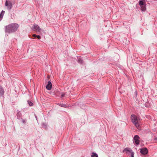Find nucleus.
<instances>
[{
	"mask_svg": "<svg viewBox=\"0 0 157 157\" xmlns=\"http://www.w3.org/2000/svg\"><path fill=\"white\" fill-rule=\"evenodd\" d=\"M36 37L39 39H40L41 38V37L39 35H37Z\"/></svg>",
	"mask_w": 157,
	"mask_h": 157,
	"instance_id": "obj_21",
	"label": "nucleus"
},
{
	"mask_svg": "<svg viewBox=\"0 0 157 157\" xmlns=\"http://www.w3.org/2000/svg\"><path fill=\"white\" fill-rule=\"evenodd\" d=\"M78 62L80 64H82L83 63V60L80 57L78 58Z\"/></svg>",
	"mask_w": 157,
	"mask_h": 157,
	"instance_id": "obj_14",
	"label": "nucleus"
},
{
	"mask_svg": "<svg viewBox=\"0 0 157 157\" xmlns=\"http://www.w3.org/2000/svg\"><path fill=\"white\" fill-rule=\"evenodd\" d=\"M64 95H65L64 94L62 93L61 94V97H64Z\"/></svg>",
	"mask_w": 157,
	"mask_h": 157,
	"instance_id": "obj_22",
	"label": "nucleus"
},
{
	"mask_svg": "<svg viewBox=\"0 0 157 157\" xmlns=\"http://www.w3.org/2000/svg\"><path fill=\"white\" fill-rule=\"evenodd\" d=\"M32 29L34 31L38 32H40L41 30L40 28L36 24H35L33 25Z\"/></svg>",
	"mask_w": 157,
	"mask_h": 157,
	"instance_id": "obj_5",
	"label": "nucleus"
},
{
	"mask_svg": "<svg viewBox=\"0 0 157 157\" xmlns=\"http://www.w3.org/2000/svg\"><path fill=\"white\" fill-rule=\"evenodd\" d=\"M58 105H59V106L62 107H67V105L65 104H64L62 103H58Z\"/></svg>",
	"mask_w": 157,
	"mask_h": 157,
	"instance_id": "obj_17",
	"label": "nucleus"
},
{
	"mask_svg": "<svg viewBox=\"0 0 157 157\" xmlns=\"http://www.w3.org/2000/svg\"><path fill=\"white\" fill-rule=\"evenodd\" d=\"M124 151H126L127 153H128V152H129L131 154L132 153V152H133L132 150L129 147H126L124 150H123V152H124Z\"/></svg>",
	"mask_w": 157,
	"mask_h": 157,
	"instance_id": "obj_11",
	"label": "nucleus"
},
{
	"mask_svg": "<svg viewBox=\"0 0 157 157\" xmlns=\"http://www.w3.org/2000/svg\"><path fill=\"white\" fill-rule=\"evenodd\" d=\"M146 5L143 6H140L141 10L142 11H144L146 10Z\"/></svg>",
	"mask_w": 157,
	"mask_h": 157,
	"instance_id": "obj_15",
	"label": "nucleus"
},
{
	"mask_svg": "<svg viewBox=\"0 0 157 157\" xmlns=\"http://www.w3.org/2000/svg\"><path fill=\"white\" fill-rule=\"evenodd\" d=\"M22 120V122L23 124H25L26 123V119H21Z\"/></svg>",
	"mask_w": 157,
	"mask_h": 157,
	"instance_id": "obj_19",
	"label": "nucleus"
},
{
	"mask_svg": "<svg viewBox=\"0 0 157 157\" xmlns=\"http://www.w3.org/2000/svg\"><path fill=\"white\" fill-rule=\"evenodd\" d=\"M16 116L17 117V118L19 120H21L22 119V114L21 113V112L19 110H17V112Z\"/></svg>",
	"mask_w": 157,
	"mask_h": 157,
	"instance_id": "obj_7",
	"label": "nucleus"
},
{
	"mask_svg": "<svg viewBox=\"0 0 157 157\" xmlns=\"http://www.w3.org/2000/svg\"><path fill=\"white\" fill-rule=\"evenodd\" d=\"M91 157H98V155L97 153L92 152L91 155Z\"/></svg>",
	"mask_w": 157,
	"mask_h": 157,
	"instance_id": "obj_16",
	"label": "nucleus"
},
{
	"mask_svg": "<svg viewBox=\"0 0 157 157\" xmlns=\"http://www.w3.org/2000/svg\"><path fill=\"white\" fill-rule=\"evenodd\" d=\"M139 139L140 137L138 136L135 135L133 138V142L136 144L138 145L140 143Z\"/></svg>",
	"mask_w": 157,
	"mask_h": 157,
	"instance_id": "obj_4",
	"label": "nucleus"
},
{
	"mask_svg": "<svg viewBox=\"0 0 157 157\" xmlns=\"http://www.w3.org/2000/svg\"><path fill=\"white\" fill-rule=\"evenodd\" d=\"M5 6L7 7V9L10 10L13 7V5L10 1H8L6 0L5 3Z\"/></svg>",
	"mask_w": 157,
	"mask_h": 157,
	"instance_id": "obj_3",
	"label": "nucleus"
},
{
	"mask_svg": "<svg viewBox=\"0 0 157 157\" xmlns=\"http://www.w3.org/2000/svg\"><path fill=\"white\" fill-rule=\"evenodd\" d=\"M33 36L34 37H36L37 35L35 34H34L33 35Z\"/></svg>",
	"mask_w": 157,
	"mask_h": 157,
	"instance_id": "obj_23",
	"label": "nucleus"
},
{
	"mask_svg": "<svg viewBox=\"0 0 157 157\" xmlns=\"http://www.w3.org/2000/svg\"><path fill=\"white\" fill-rule=\"evenodd\" d=\"M19 27V25L16 23H13L5 26V31L6 33H10L16 31Z\"/></svg>",
	"mask_w": 157,
	"mask_h": 157,
	"instance_id": "obj_1",
	"label": "nucleus"
},
{
	"mask_svg": "<svg viewBox=\"0 0 157 157\" xmlns=\"http://www.w3.org/2000/svg\"><path fill=\"white\" fill-rule=\"evenodd\" d=\"M42 128H44L45 129H46L47 128L48 125L46 123H42Z\"/></svg>",
	"mask_w": 157,
	"mask_h": 157,
	"instance_id": "obj_13",
	"label": "nucleus"
},
{
	"mask_svg": "<svg viewBox=\"0 0 157 157\" xmlns=\"http://www.w3.org/2000/svg\"><path fill=\"white\" fill-rule=\"evenodd\" d=\"M35 117H36V120H37V117L36 116V115H35Z\"/></svg>",
	"mask_w": 157,
	"mask_h": 157,
	"instance_id": "obj_24",
	"label": "nucleus"
},
{
	"mask_svg": "<svg viewBox=\"0 0 157 157\" xmlns=\"http://www.w3.org/2000/svg\"><path fill=\"white\" fill-rule=\"evenodd\" d=\"M5 13V11L3 10H2L0 14V21L2 20Z\"/></svg>",
	"mask_w": 157,
	"mask_h": 157,
	"instance_id": "obj_12",
	"label": "nucleus"
},
{
	"mask_svg": "<svg viewBox=\"0 0 157 157\" xmlns=\"http://www.w3.org/2000/svg\"><path fill=\"white\" fill-rule=\"evenodd\" d=\"M131 119L132 123L135 125L137 128H138L140 126L138 122L139 118L135 115L132 114L131 116Z\"/></svg>",
	"mask_w": 157,
	"mask_h": 157,
	"instance_id": "obj_2",
	"label": "nucleus"
},
{
	"mask_svg": "<svg viewBox=\"0 0 157 157\" xmlns=\"http://www.w3.org/2000/svg\"><path fill=\"white\" fill-rule=\"evenodd\" d=\"M139 3L140 6L146 5L145 0H140L139 1Z\"/></svg>",
	"mask_w": 157,
	"mask_h": 157,
	"instance_id": "obj_8",
	"label": "nucleus"
},
{
	"mask_svg": "<svg viewBox=\"0 0 157 157\" xmlns=\"http://www.w3.org/2000/svg\"><path fill=\"white\" fill-rule=\"evenodd\" d=\"M134 152H132V153H131V157H134Z\"/></svg>",
	"mask_w": 157,
	"mask_h": 157,
	"instance_id": "obj_20",
	"label": "nucleus"
},
{
	"mask_svg": "<svg viewBox=\"0 0 157 157\" xmlns=\"http://www.w3.org/2000/svg\"><path fill=\"white\" fill-rule=\"evenodd\" d=\"M52 83L50 81H49L48 82V84L46 86V88L47 90H50L52 89Z\"/></svg>",
	"mask_w": 157,
	"mask_h": 157,
	"instance_id": "obj_10",
	"label": "nucleus"
},
{
	"mask_svg": "<svg viewBox=\"0 0 157 157\" xmlns=\"http://www.w3.org/2000/svg\"><path fill=\"white\" fill-rule=\"evenodd\" d=\"M28 103L29 105L30 106H33V103L29 100L28 101Z\"/></svg>",
	"mask_w": 157,
	"mask_h": 157,
	"instance_id": "obj_18",
	"label": "nucleus"
},
{
	"mask_svg": "<svg viewBox=\"0 0 157 157\" xmlns=\"http://www.w3.org/2000/svg\"><path fill=\"white\" fill-rule=\"evenodd\" d=\"M5 90L3 87L0 85V97L2 96L4 94Z\"/></svg>",
	"mask_w": 157,
	"mask_h": 157,
	"instance_id": "obj_9",
	"label": "nucleus"
},
{
	"mask_svg": "<svg viewBox=\"0 0 157 157\" xmlns=\"http://www.w3.org/2000/svg\"><path fill=\"white\" fill-rule=\"evenodd\" d=\"M140 152L143 155H146L148 152V151L147 148L144 147L140 149Z\"/></svg>",
	"mask_w": 157,
	"mask_h": 157,
	"instance_id": "obj_6",
	"label": "nucleus"
}]
</instances>
